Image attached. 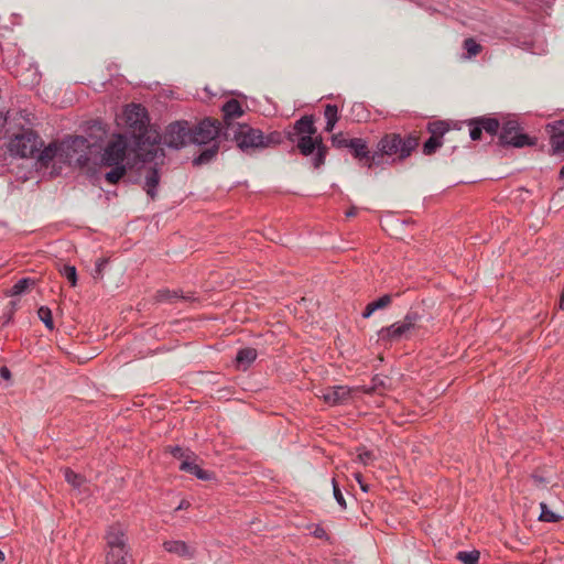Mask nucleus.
Masks as SVG:
<instances>
[{
	"label": "nucleus",
	"mask_w": 564,
	"mask_h": 564,
	"mask_svg": "<svg viewBox=\"0 0 564 564\" xmlns=\"http://www.w3.org/2000/svg\"><path fill=\"white\" fill-rule=\"evenodd\" d=\"M122 119L139 145L147 143L154 145L161 139L156 131L149 129L147 110L141 105H128L123 110Z\"/></svg>",
	"instance_id": "nucleus-1"
},
{
	"label": "nucleus",
	"mask_w": 564,
	"mask_h": 564,
	"mask_svg": "<svg viewBox=\"0 0 564 564\" xmlns=\"http://www.w3.org/2000/svg\"><path fill=\"white\" fill-rule=\"evenodd\" d=\"M419 145V138L416 135H409L402 139L400 134L390 133L386 134L378 143L379 153L369 155L367 165L370 167L379 164L383 155H398L399 159H404Z\"/></svg>",
	"instance_id": "nucleus-2"
},
{
	"label": "nucleus",
	"mask_w": 564,
	"mask_h": 564,
	"mask_svg": "<svg viewBox=\"0 0 564 564\" xmlns=\"http://www.w3.org/2000/svg\"><path fill=\"white\" fill-rule=\"evenodd\" d=\"M226 140L232 139L245 152L260 149L265 143L263 133L248 124L229 123L223 131Z\"/></svg>",
	"instance_id": "nucleus-3"
},
{
	"label": "nucleus",
	"mask_w": 564,
	"mask_h": 564,
	"mask_svg": "<svg viewBox=\"0 0 564 564\" xmlns=\"http://www.w3.org/2000/svg\"><path fill=\"white\" fill-rule=\"evenodd\" d=\"M107 554L106 564H127L129 550L127 546V536L121 524L109 527L106 533Z\"/></svg>",
	"instance_id": "nucleus-4"
},
{
	"label": "nucleus",
	"mask_w": 564,
	"mask_h": 564,
	"mask_svg": "<svg viewBox=\"0 0 564 564\" xmlns=\"http://www.w3.org/2000/svg\"><path fill=\"white\" fill-rule=\"evenodd\" d=\"M421 316L417 312L410 311L405 316L379 330V337L383 341L397 343L409 339L419 326Z\"/></svg>",
	"instance_id": "nucleus-5"
},
{
	"label": "nucleus",
	"mask_w": 564,
	"mask_h": 564,
	"mask_svg": "<svg viewBox=\"0 0 564 564\" xmlns=\"http://www.w3.org/2000/svg\"><path fill=\"white\" fill-rule=\"evenodd\" d=\"M88 140L84 137H70L61 143V162L85 166L89 161Z\"/></svg>",
	"instance_id": "nucleus-6"
},
{
	"label": "nucleus",
	"mask_w": 564,
	"mask_h": 564,
	"mask_svg": "<svg viewBox=\"0 0 564 564\" xmlns=\"http://www.w3.org/2000/svg\"><path fill=\"white\" fill-rule=\"evenodd\" d=\"M39 147H43L42 140L31 130L14 135L10 141V151L21 158H35Z\"/></svg>",
	"instance_id": "nucleus-7"
},
{
	"label": "nucleus",
	"mask_w": 564,
	"mask_h": 564,
	"mask_svg": "<svg viewBox=\"0 0 564 564\" xmlns=\"http://www.w3.org/2000/svg\"><path fill=\"white\" fill-rule=\"evenodd\" d=\"M128 151V139L123 134H115L107 143L101 162L105 166L124 165Z\"/></svg>",
	"instance_id": "nucleus-8"
},
{
	"label": "nucleus",
	"mask_w": 564,
	"mask_h": 564,
	"mask_svg": "<svg viewBox=\"0 0 564 564\" xmlns=\"http://www.w3.org/2000/svg\"><path fill=\"white\" fill-rule=\"evenodd\" d=\"M358 388L347 386H334L319 389L317 397L330 406L344 405L352 400Z\"/></svg>",
	"instance_id": "nucleus-9"
},
{
	"label": "nucleus",
	"mask_w": 564,
	"mask_h": 564,
	"mask_svg": "<svg viewBox=\"0 0 564 564\" xmlns=\"http://www.w3.org/2000/svg\"><path fill=\"white\" fill-rule=\"evenodd\" d=\"M191 142V127L187 121H176L167 126L163 135V143L180 149Z\"/></svg>",
	"instance_id": "nucleus-10"
},
{
	"label": "nucleus",
	"mask_w": 564,
	"mask_h": 564,
	"mask_svg": "<svg viewBox=\"0 0 564 564\" xmlns=\"http://www.w3.org/2000/svg\"><path fill=\"white\" fill-rule=\"evenodd\" d=\"M223 135V126L217 119L206 118L195 129L191 128V142L204 144Z\"/></svg>",
	"instance_id": "nucleus-11"
},
{
	"label": "nucleus",
	"mask_w": 564,
	"mask_h": 564,
	"mask_svg": "<svg viewBox=\"0 0 564 564\" xmlns=\"http://www.w3.org/2000/svg\"><path fill=\"white\" fill-rule=\"evenodd\" d=\"M297 148L303 155H310L316 150L317 152L314 158V166L319 167L324 164L327 149L323 145L319 137L313 138V135H302L297 142Z\"/></svg>",
	"instance_id": "nucleus-12"
},
{
	"label": "nucleus",
	"mask_w": 564,
	"mask_h": 564,
	"mask_svg": "<svg viewBox=\"0 0 564 564\" xmlns=\"http://www.w3.org/2000/svg\"><path fill=\"white\" fill-rule=\"evenodd\" d=\"M332 144L336 148H349L356 158L365 161H369V152L367 150L366 142L362 139H350L344 133H337L332 137Z\"/></svg>",
	"instance_id": "nucleus-13"
},
{
	"label": "nucleus",
	"mask_w": 564,
	"mask_h": 564,
	"mask_svg": "<svg viewBox=\"0 0 564 564\" xmlns=\"http://www.w3.org/2000/svg\"><path fill=\"white\" fill-rule=\"evenodd\" d=\"M500 140L502 143L513 145L516 148H522L531 144L527 134L519 133V126L514 120H508L505 122L500 133Z\"/></svg>",
	"instance_id": "nucleus-14"
},
{
	"label": "nucleus",
	"mask_w": 564,
	"mask_h": 564,
	"mask_svg": "<svg viewBox=\"0 0 564 564\" xmlns=\"http://www.w3.org/2000/svg\"><path fill=\"white\" fill-rule=\"evenodd\" d=\"M196 456L192 453L186 455L185 459L182 460L180 469L192 475H195L200 480H209L213 478V474L202 469L196 463Z\"/></svg>",
	"instance_id": "nucleus-15"
},
{
	"label": "nucleus",
	"mask_w": 564,
	"mask_h": 564,
	"mask_svg": "<svg viewBox=\"0 0 564 564\" xmlns=\"http://www.w3.org/2000/svg\"><path fill=\"white\" fill-rule=\"evenodd\" d=\"M165 551L176 554L184 558H193L195 556V547L184 541H166L163 544Z\"/></svg>",
	"instance_id": "nucleus-16"
},
{
	"label": "nucleus",
	"mask_w": 564,
	"mask_h": 564,
	"mask_svg": "<svg viewBox=\"0 0 564 564\" xmlns=\"http://www.w3.org/2000/svg\"><path fill=\"white\" fill-rule=\"evenodd\" d=\"M547 130L551 133V144L555 153L564 152V121H557L549 124Z\"/></svg>",
	"instance_id": "nucleus-17"
},
{
	"label": "nucleus",
	"mask_w": 564,
	"mask_h": 564,
	"mask_svg": "<svg viewBox=\"0 0 564 564\" xmlns=\"http://www.w3.org/2000/svg\"><path fill=\"white\" fill-rule=\"evenodd\" d=\"M224 112V124L223 130L228 127L229 123H235L234 120L243 115V110L236 99H230L223 106Z\"/></svg>",
	"instance_id": "nucleus-18"
},
{
	"label": "nucleus",
	"mask_w": 564,
	"mask_h": 564,
	"mask_svg": "<svg viewBox=\"0 0 564 564\" xmlns=\"http://www.w3.org/2000/svg\"><path fill=\"white\" fill-rule=\"evenodd\" d=\"M41 148L39 147L35 158H37L42 165L47 166L54 159H58L61 162V143H51L44 149Z\"/></svg>",
	"instance_id": "nucleus-19"
},
{
	"label": "nucleus",
	"mask_w": 564,
	"mask_h": 564,
	"mask_svg": "<svg viewBox=\"0 0 564 564\" xmlns=\"http://www.w3.org/2000/svg\"><path fill=\"white\" fill-rule=\"evenodd\" d=\"M436 128H441L440 123H430L429 130L432 133L430 139L423 145V152L426 155H430L436 151L442 145L441 140L436 135Z\"/></svg>",
	"instance_id": "nucleus-20"
},
{
	"label": "nucleus",
	"mask_w": 564,
	"mask_h": 564,
	"mask_svg": "<svg viewBox=\"0 0 564 564\" xmlns=\"http://www.w3.org/2000/svg\"><path fill=\"white\" fill-rule=\"evenodd\" d=\"M155 299L158 302L174 303L178 300H189L192 297L184 295L183 292L178 291V290L170 291V290L164 289V290H159L156 292Z\"/></svg>",
	"instance_id": "nucleus-21"
},
{
	"label": "nucleus",
	"mask_w": 564,
	"mask_h": 564,
	"mask_svg": "<svg viewBox=\"0 0 564 564\" xmlns=\"http://www.w3.org/2000/svg\"><path fill=\"white\" fill-rule=\"evenodd\" d=\"M294 129L297 134L301 135H313L316 132L314 122L310 117H303L296 121Z\"/></svg>",
	"instance_id": "nucleus-22"
},
{
	"label": "nucleus",
	"mask_w": 564,
	"mask_h": 564,
	"mask_svg": "<svg viewBox=\"0 0 564 564\" xmlns=\"http://www.w3.org/2000/svg\"><path fill=\"white\" fill-rule=\"evenodd\" d=\"M257 358V350L254 348L240 349L236 356L238 365H242L245 368L250 366Z\"/></svg>",
	"instance_id": "nucleus-23"
},
{
	"label": "nucleus",
	"mask_w": 564,
	"mask_h": 564,
	"mask_svg": "<svg viewBox=\"0 0 564 564\" xmlns=\"http://www.w3.org/2000/svg\"><path fill=\"white\" fill-rule=\"evenodd\" d=\"M159 181H160V176H159V173L156 170H151L145 176V189H147L148 195L152 199H154L156 196L155 188L159 185Z\"/></svg>",
	"instance_id": "nucleus-24"
},
{
	"label": "nucleus",
	"mask_w": 564,
	"mask_h": 564,
	"mask_svg": "<svg viewBox=\"0 0 564 564\" xmlns=\"http://www.w3.org/2000/svg\"><path fill=\"white\" fill-rule=\"evenodd\" d=\"M112 169L105 174V180L109 184L118 183L127 173L126 165H112Z\"/></svg>",
	"instance_id": "nucleus-25"
},
{
	"label": "nucleus",
	"mask_w": 564,
	"mask_h": 564,
	"mask_svg": "<svg viewBox=\"0 0 564 564\" xmlns=\"http://www.w3.org/2000/svg\"><path fill=\"white\" fill-rule=\"evenodd\" d=\"M30 284H33V280L30 278H23L19 280L12 288L6 291L7 296H18L25 292Z\"/></svg>",
	"instance_id": "nucleus-26"
},
{
	"label": "nucleus",
	"mask_w": 564,
	"mask_h": 564,
	"mask_svg": "<svg viewBox=\"0 0 564 564\" xmlns=\"http://www.w3.org/2000/svg\"><path fill=\"white\" fill-rule=\"evenodd\" d=\"M64 477H65V480L73 487V488H76V489H79L83 484L85 482V479L82 475L73 471L70 468H65L64 469Z\"/></svg>",
	"instance_id": "nucleus-27"
},
{
	"label": "nucleus",
	"mask_w": 564,
	"mask_h": 564,
	"mask_svg": "<svg viewBox=\"0 0 564 564\" xmlns=\"http://www.w3.org/2000/svg\"><path fill=\"white\" fill-rule=\"evenodd\" d=\"M540 508H541V513L539 517L540 521L555 523L562 519L561 516H558V514L554 513L552 510H550L545 502H541Z\"/></svg>",
	"instance_id": "nucleus-28"
},
{
	"label": "nucleus",
	"mask_w": 564,
	"mask_h": 564,
	"mask_svg": "<svg viewBox=\"0 0 564 564\" xmlns=\"http://www.w3.org/2000/svg\"><path fill=\"white\" fill-rule=\"evenodd\" d=\"M39 318L44 325L52 330L54 328V322L52 317V311L47 306H41L37 311Z\"/></svg>",
	"instance_id": "nucleus-29"
},
{
	"label": "nucleus",
	"mask_w": 564,
	"mask_h": 564,
	"mask_svg": "<svg viewBox=\"0 0 564 564\" xmlns=\"http://www.w3.org/2000/svg\"><path fill=\"white\" fill-rule=\"evenodd\" d=\"M59 272L63 276H65L72 284L75 286L77 283V273L76 268L74 265L65 264L59 269Z\"/></svg>",
	"instance_id": "nucleus-30"
},
{
	"label": "nucleus",
	"mask_w": 564,
	"mask_h": 564,
	"mask_svg": "<svg viewBox=\"0 0 564 564\" xmlns=\"http://www.w3.org/2000/svg\"><path fill=\"white\" fill-rule=\"evenodd\" d=\"M457 558L460 562H463L464 564H477L479 561V552L478 551L459 552L457 554Z\"/></svg>",
	"instance_id": "nucleus-31"
},
{
	"label": "nucleus",
	"mask_w": 564,
	"mask_h": 564,
	"mask_svg": "<svg viewBox=\"0 0 564 564\" xmlns=\"http://www.w3.org/2000/svg\"><path fill=\"white\" fill-rule=\"evenodd\" d=\"M217 152H218L217 145H213L212 148L206 149L196 159V163L204 164V163L209 162L216 155Z\"/></svg>",
	"instance_id": "nucleus-32"
},
{
	"label": "nucleus",
	"mask_w": 564,
	"mask_h": 564,
	"mask_svg": "<svg viewBox=\"0 0 564 564\" xmlns=\"http://www.w3.org/2000/svg\"><path fill=\"white\" fill-rule=\"evenodd\" d=\"M464 47L467 51L469 57L478 55L481 51V45L478 44L474 39H466L464 41Z\"/></svg>",
	"instance_id": "nucleus-33"
},
{
	"label": "nucleus",
	"mask_w": 564,
	"mask_h": 564,
	"mask_svg": "<svg viewBox=\"0 0 564 564\" xmlns=\"http://www.w3.org/2000/svg\"><path fill=\"white\" fill-rule=\"evenodd\" d=\"M391 302H392V295L384 294L381 297H379L378 300L371 302L373 304L372 310L378 311V310L386 308L391 304Z\"/></svg>",
	"instance_id": "nucleus-34"
},
{
	"label": "nucleus",
	"mask_w": 564,
	"mask_h": 564,
	"mask_svg": "<svg viewBox=\"0 0 564 564\" xmlns=\"http://www.w3.org/2000/svg\"><path fill=\"white\" fill-rule=\"evenodd\" d=\"M107 263H108V259H106V258H101V259L97 260L96 267L91 273V275L95 280L102 279V272H104V269L107 265Z\"/></svg>",
	"instance_id": "nucleus-35"
},
{
	"label": "nucleus",
	"mask_w": 564,
	"mask_h": 564,
	"mask_svg": "<svg viewBox=\"0 0 564 564\" xmlns=\"http://www.w3.org/2000/svg\"><path fill=\"white\" fill-rule=\"evenodd\" d=\"M333 484V492H334V498L336 499L337 503L343 508V509H346V500L338 487V484L336 482L335 479H333L332 481Z\"/></svg>",
	"instance_id": "nucleus-36"
},
{
	"label": "nucleus",
	"mask_w": 564,
	"mask_h": 564,
	"mask_svg": "<svg viewBox=\"0 0 564 564\" xmlns=\"http://www.w3.org/2000/svg\"><path fill=\"white\" fill-rule=\"evenodd\" d=\"M482 129L490 134H495L499 129V122L496 119H486L482 121Z\"/></svg>",
	"instance_id": "nucleus-37"
},
{
	"label": "nucleus",
	"mask_w": 564,
	"mask_h": 564,
	"mask_svg": "<svg viewBox=\"0 0 564 564\" xmlns=\"http://www.w3.org/2000/svg\"><path fill=\"white\" fill-rule=\"evenodd\" d=\"M337 112H338V109L335 105H327L325 107L324 116H325L326 120L337 122V120H338Z\"/></svg>",
	"instance_id": "nucleus-38"
},
{
	"label": "nucleus",
	"mask_w": 564,
	"mask_h": 564,
	"mask_svg": "<svg viewBox=\"0 0 564 564\" xmlns=\"http://www.w3.org/2000/svg\"><path fill=\"white\" fill-rule=\"evenodd\" d=\"M358 460L364 464L368 465L373 459V454L370 451L367 449H358Z\"/></svg>",
	"instance_id": "nucleus-39"
},
{
	"label": "nucleus",
	"mask_w": 564,
	"mask_h": 564,
	"mask_svg": "<svg viewBox=\"0 0 564 564\" xmlns=\"http://www.w3.org/2000/svg\"><path fill=\"white\" fill-rule=\"evenodd\" d=\"M171 454L178 459H185L186 455H191L192 453L184 451L180 446H175L171 448Z\"/></svg>",
	"instance_id": "nucleus-40"
},
{
	"label": "nucleus",
	"mask_w": 564,
	"mask_h": 564,
	"mask_svg": "<svg viewBox=\"0 0 564 564\" xmlns=\"http://www.w3.org/2000/svg\"><path fill=\"white\" fill-rule=\"evenodd\" d=\"M264 141L265 143L263 144L262 148H268L272 144H276L280 142V134L279 133H271L267 137H264Z\"/></svg>",
	"instance_id": "nucleus-41"
},
{
	"label": "nucleus",
	"mask_w": 564,
	"mask_h": 564,
	"mask_svg": "<svg viewBox=\"0 0 564 564\" xmlns=\"http://www.w3.org/2000/svg\"><path fill=\"white\" fill-rule=\"evenodd\" d=\"M482 133V127H473L469 131L471 140H479Z\"/></svg>",
	"instance_id": "nucleus-42"
},
{
	"label": "nucleus",
	"mask_w": 564,
	"mask_h": 564,
	"mask_svg": "<svg viewBox=\"0 0 564 564\" xmlns=\"http://www.w3.org/2000/svg\"><path fill=\"white\" fill-rule=\"evenodd\" d=\"M372 307H373V304L371 302L367 304V306L365 307V311L362 312L364 318H369L376 312V310H372Z\"/></svg>",
	"instance_id": "nucleus-43"
},
{
	"label": "nucleus",
	"mask_w": 564,
	"mask_h": 564,
	"mask_svg": "<svg viewBox=\"0 0 564 564\" xmlns=\"http://www.w3.org/2000/svg\"><path fill=\"white\" fill-rule=\"evenodd\" d=\"M0 377L4 380H9L11 378V372L8 367L3 366L0 368Z\"/></svg>",
	"instance_id": "nucleus-44"
},
{
	"label": "nucleus",
	"mask_w": 564,
	"mask_h": 564,
	"mask_svg": "<svg viewBox=\"0 0 564 564\" xmlns=\"http://www.w3.org/2000/svg\"><path fill=\"white\" fill-rule=\"evenodd\" d=\"M357 213H358V208H357V207H355V206H352V207H350V208L346 212V216H347V217H354V216H356V215H357Z\"/></svg>",
	"instance_id": "nucleus-45"
},
{
	"label": "nucleus",
	"mask_w": 564,
	"mask_h": 564,
	"mask_svg": "<svg viewBox=\"0 0 564 564\" xmlns=\"http://www.w3.org/2000/svg\"><path fill=\"white\" fill-rule=\"evenodd\" d=\"M438 123L441 124V128H436V135L441 140L442 135L445 132V128H444V123L443 122H438Z\"/></svg>",
	"instance_id": "nucleus-46"
},
{
	"label": "nucleus",
	"mask_w": 564,
	"mask_h": 564,
	"mask_svg": "<svg viewBox=\"0 0 564 564\" xmlns=\"http://www.w3.org/2000/svg\"><path fill=\"white\" fill-rule=\"evenodd\" d=\"M336 122L335 121H328L327 120V123H326V127H325V130L330 132L333 131L334 127H335Z\"/></svg>",
	"instance_id": "nucleus-47"
},
{
	"label": "nucleus",
	"mask_w": 564,
	"mask_h": 564,
	"mask_svg": "<svg viewBox=\"0 0 564 564\" xmlns=\"http://www.w3.org/2000/svg\"><path fill=\"white\" fill-rule=\"evenodd\" d=\"M15 305H17V304H15V302H11V306H12V307H11V313H10V315L8 316V318H7V321L4 322V324H7V323H9V322H10L11 316H12V313H13V311H14V308H15Z\"/></svg>",
	"instance_id": "nucleus-48"
},
{
	"label": "nucleus",
	"mask_w": 564,
	"mask_h": 564,
	"mask_svg": "<svg viewBox=\"0 0 564 564\" xmlns=\"http://www.w3.org/2000/svg\"><path fill=\"white\" fill-rule=\"evenodd\" d=\"M359 485H360V488H361L362 491L367 492L369 490L368 485H366L364 482H360Z\"/></svg>",
	"instance_id": "nucleus-49"
},
{
	"label": "nucleus",
	"mask_w": 564,
	"mask_h": 564,
	"mask_svg": "<svg viewBox=\"0 0 564 564\" xmlns=\"http://www.w3.org/2000/svg\"><path fill=\"white\" fill-rule=\"evenodd\" d=\"M355 478H356V480L358 481V484L362 482V480H361V474L356 473V474H355Z\"/></svg>",
	"instance_id": "nucleus-50"
},
{
	"label": "nucleus",
	"mask_w": 564,
	"mask_h": 564,
	"mask_svg": "<svg viewBox=\"0 0 564 564\" xmlns=\"http://www.w3.org/2000/svg\"><path fill=\"white\" fill-rule=\"evenodd\" d=\"M187 506H188V503H187V502L182 501V502H181V505L177 507V510L183 509V508H186Z\"/></svg>",
	"instance_id": "nucleus-51"
},
{
	"label": "nucleus",
	"mask_w": 564,
	"mask_h": 564,
	"mask_svg": "<svg viewBox=\"0 0 564 564\" xmlns=\"http://www.w3.org/2000/svg\"><path fill=\"white\" fill-rule=\"evenodd\" d=\"M4 553L0 550V563L4 562Z\"/></svg>",
	"instance_id": "nucleus-52"
},
{
	"label": "nucleus",
	"mask_w": 564,
	"mask_h": 564,
	"mask_svg": "<svg viewBox=\"0 0 564 564\" xmlns=\"http://www.w3.org/2000/svg\"><path fill=\"white\" fill-rule=\"evenodd\" d=\"M3 123H4V119L2 117V113L0 112V128L3 126Z\"/></svg>",
	"instance_id": "nucleus-53"
},
{
	"label": "nucleus",
	"mask_w": 564,
	"mask_h": 564,
	"mask_svg": "<svg viewBox=\"0 0 564 564\" xmlns=\"http://www.w3.org/2000/svg\"><path fill=\"white\" fill-rule=\"evenodd\" d=\"M560 175H561V177H564V165L562 166V169L560 171Z\"/></svg>",
	"instance_id": "nucleus-54"
}]
</instances>
